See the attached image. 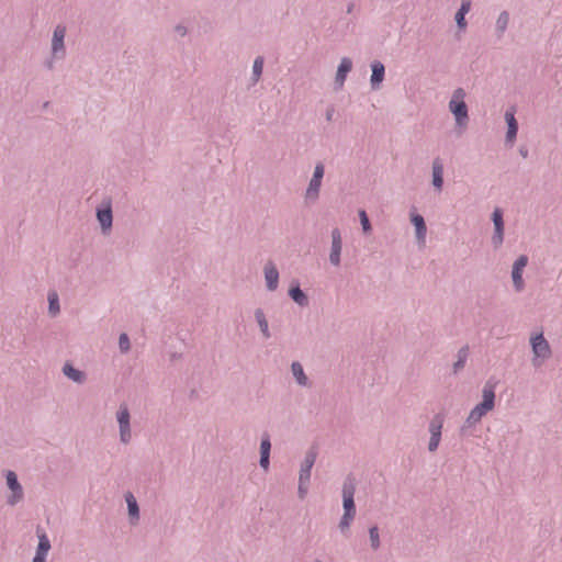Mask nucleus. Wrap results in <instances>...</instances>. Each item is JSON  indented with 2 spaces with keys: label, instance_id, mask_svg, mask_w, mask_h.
Wrapping results in <instances>:
<instances>
[{
  "label": "nucleus",
  "instance_id": "16",
  "mask_svg": "<svg viewBox=\"0 0 562 562\" xmlns=\"http://www.w3.org/2000/svg\"><path fill=\"white\" fill-rule=\"evenodd\" d=\"M516 109L514 106L509 108L505 112V121L507 123V132L505 136L506 144L513 146L518 132V122L515 117Z\"/></svg>",
  "mask_w": 562,
  "mask_h": 562
},
{
  "label": "nucleus",
  "instance_id": "35",
  "mask_svg": "<svg viewBox=\"0 0 562 562\" xmlns=\"http://www.w3.org/2000/svg\"><path fill=\"white\" fill-rule=\"evenodd\" d=\"M369 538H370L371 548L373 550H378L381 546L378 526H372L369 528Z\"/></svg>",
  "mask_w": 562,
  "mask_h": 562
},
{
  "label": "nucleus",
  "instance_id": "9",
  "mask_svg": "<svg viewBox=\"0 0 562 562\" xmlns=\"http://www.w3.org/2000/svg\"><path fill=\"white\" fill-rule=\"evenodd\" d=\"M355 493H356V483L353 477L348 476L342 484V507L344 513L356 514V505H355Z\"/></svg>",
  "mask_w": 562,
  "mask_h": 562
},
{
  "label": "nucleus",
  "instance_id": "22",
  "mask_svg": "<svg viewBox=\"0 0 562 562\" xmlns=\"http://www.w3.org/2000/svg\"><path fill=\"white\" fill-rule=\"evenodd\" d=\"M289 296L300 306V307H306L310 304L308 296L306 293L300 288L299 283L296 282L295 285H292L289 289Z\"/></svg>",
  "mask_w": 562,
  "mask_h": 562
},
{
  "label": "nucleus",
  "instance_id": "27",
  "mask_svg": "<svg viewBox=\"0 0 562 562\" xmlns=\"http://www.w3.org/2000/svg\"><path fill=\"white\" fill-rule=\"evenodd\" d=\"M469 358V346L461 347L457 352V361L452 364V373L458 374L463 368Z\"/></svg>",
  "mask_w": 562,
  "mask_h": 562
},
{
  "label": "nucleus",
  "instance_id": "15",
  "mask_svg": "<svg viewBox=\"0 0 562 562\" xmlns=\"http://www.w3.org/2000/svg\"><path fill=\"white\" fill-rule=\"evenodd\" d=\"M316 459L317 450L315 448L308 449L300 467L299 481H311V472Z\"/></svg>",
  "mask_w": 562,
  "mask_h": 562
},
{
  "label": "nucleus",
  "instance_id": "40",
  "mask_svg": "<svg viewBox=\"0 0 562 562\" xmlns=\"http://www.w3.org/2000/svg\"><path fill=\"white\" fill-rule=\"evenodd\" d=\"M55 60H59L58 57H54L52 54H50V57L47 58L44 63V66L46 69L48 70H53L55 68Z\"/></svg>",
  "mask_w": 562,
  "mask_h": 562
},
{
  "label": "nucleus",
  "instance_id": "42",
  "mask_svg": "<svg viewBox=\"0 0 562 562\" xmlns=\"http://www.w3.org/2000/svg\"><path fill=\"white\" fill-rule=\"evenodd\" d=\"M32 562H46V555L35 553Z\"/></svg>",
  "mask_w": 562,
  "mask_h": 562
},
{
  "label": "nucleus",
  "instance_id": "34",
  "mask_svg": "<svg viewBox=\"0 0 562 562\" xmlns=\"http://www.w3.org/2000/svg\"><path fill=\"white\" fill-rule=\"evenodd\" d=\"M355 517H356V514L344 513V515L341 516V518L339 520V525H338V527L342 533H346L349 530Z\"/></svg>",
  "mask_w": 562,
  "mask_h": 562
},
{
  "label": "nucleus",
  "instance_id": "10",
  "mask_svg": "<svg viewBox=\"0 0 562 562\" xmlns=\"http://www.w3.org/2000/svg\"><path fill=\"white\" fill-rule=\"evenodd\" d=\"M490 411L484 407L482 404H476L469 413L468 417L465 418L464 423L460 427V434L461 436H468L469 430L476 426L482 418L488 413Z\"/></svg>",
  "mask_w": 562,
  "mask_h": 562
},
{
  "label": "nucleus",
  "instance_id": "17",
  "mask_svg": "<svg viewBox=\"0 0 562 562\" xmlns=\"http://www.w3.org/2000/svg\"><path fill=\"white\" fill-rule=\"evenodd\" d=\"M371 77L370 85L372 90H379L384 80L385 76V67L380 60H374L371 63Z\"/></svg>",
  "mask_w": 562,
  "mask_h": 562
},
{
  "label": "nucleus",
  "instance_id": "26",
  "mask_svg": "<svg viewBox=\"0 0 562 562\" xmlns=\"http://www.w3.org/2000/svg\"><path fill=\"white\" fill-rule=\"evenodd\" d=\"M263 66H265V57L263 56H257L252 64V71L250 76V86H256L259 80L261 79L262 72H263Z\"/></svg>",
  "mask_w": 562,
  "mask_h": 562
},
{
  "label": "nucleus",
  "instance_id": "4",
  "mask_svg": "<svg viewBox=\"0 0 562 562\" xmlns=\"http://www.w3.org/2000/svg\"><path fill=\"white\" fill-rule=\"evenodd\" d=\"M95 217L104 236L110 235L113 226L112 199L105 196L95 209Z\"/></svg>",
  "mask_w": 562,
  "mask_h": 562
},
{
  "label": "nucleus",
  "instance_id": "2",
  "mask_svg": "<svg viewBox=\"0 0 562 562\" xmlns=\"http://www.w3.org/2000/svg\"><path fill=\"white\" fill-rule=\"evenodd\" d=\"M529 344L532 351V366L536 369L541 368L552 357L551 346L543 331L531 333Z\"/></svg>",
  "mask_w": 562,
  "mask_h": 562
},
{
  "label": "nucleus",
  "instance_id": "12",
  "mask_svg": "<svg viewBox=\"0 0 562 562\" xmlns=\"http://www.w3.org/2000/svg\"><path fill=\"white\" fill-rule=\"evenodd\" d=\"M498 385V380L495 378H490L486 380V382L483 385L482 389V401L480 404H482L484 407H486L488 411H493L495 407V400H496V387Z\"/></svg>",
  "mask_w": 562,
  "mask_h": 562
},
{
  "label": "nucleus",
  "instance_id": "18",
  "mask_svg": "<svg viewBox=\"0 0 562 562\" xmlns=\"http://www.w3.org/2000/svg\"><path fill=\"white\" fill-rule=\"evenodd\" d=\"M270 451H271L270 436L268 432H265L261 436L260 460H259V464L265 471H268L269 467H270Z\"/></svg>",
  "mask_w": 562,
  "mask_h": 562
},
{
  "label": "nucleus",
  "instance_id": "8",
  "mask_svg": "<svg viewBox=\"0 0 562 562\" xmlns=\"http://www.w3.org/2000/svg\"><path fill=\"white\" fill-rule=\"evenodd\" d=\"M67 29L63 24H58L55 26L50 43V53L54 57H58V59H64L66 57V37Z\"/></svg>",
  "mask_w": 562,
  "mask_h": 562
},
{
  "label": "nucleus",
  "instance_id": "25",
  "mask_svg": "<svg viewBox=\"0 0 562 562\" xmlns=\"http://www.w3.org/2000/svg\"><path fill=\"white\" fill-rule=\"evenodd\" d=\"M255 319L260 328L262 337L265 339H269L271 337V333L269 329V323L266 317V314L262 308H256L254 312Z\"/></svg>",
  "mask_w": 562,
  "mask_h": 562
},
{
  "label": "nucleus",
  "instance_id": "44",
  "mask_svg": "<svg viewBox=\"0 0 562 562\" xmlns=\"http://www.w3.org/2000/svg\"><path fill=\"white\" fill-rule=\"evenodd\" d=\"M353 9H355V3H353V2H350V3H348V5H347L346 12H347L348 14H350V13H352Z\"/></svg>",
  "mask_w": 562,
  "mask_h": 562
},
{
  "label": "nucleus",
  "instance_id": "20",
  "mask_svg": "<svg viewBox=\"0 0 562 562\" xmlns=\"http://www.w3.org/2000/svg\"><path fill=\"white\" fill-rule=\"evenodd\" d=\"M63 373L65 376H67L69 380H71L72 382L75 383H78V384H82L86 382L87 380V374L86 372L79 370V369H76L71 363L69 362H66L64 366H63V369H61Z\"/></svg>",
  "mask_w": 562,
  "mask_h": 562
},
{
  "label": "nucleus",
  "instance_id": "43",
  "mask_svg": "<svg viewBox=\"0 0 562 562\" xmlns=\"http://www.w3.org/2000/svg\"><path fill=\"white\" fill-rule=\"evenodd\" d=\"M519 154L521 155V157L527 158L528 157V149L526 147H520L519 148Z\"/></svg>",
  "mask_w": 562,
  "mask_h": 562
},
{
  "label": "nucleus",
  "instance_id": "31",
  "mask_svg": "<svg viewBox=\"0 0 562 562\" xmlns=\"http://www.w3.org/2000/svg\"><path fill=\"white\" fill-rule=\"evenodd\" d=\"M48 300V314L52 317H56L60 313L59 296L56 291H49L47 295Z\"/></svg>",
  "mask_w": 562,
  "mask_h": 562
},
{
  "label": "nucleus",
  "instance_id": "28",
  "mask_svg": "<svg viewBox=\"0 0 562 562\" xmlns=\"http://www.w3.org/2000/svg\"><path fill=\"white\" fill-rule=\"evenodd\" d=\"M471 10V1L462 0L459 10L456 13L454 20L459 29L463 30L467 27L465 14Z\"/></svg>",
  "mask_w": 562,
  "mask_h": 562
},
{
  "label": "nucleus",
  "instance_id": "39",
  "mask_svg": "<svg viewBox=\"0 0 562 562\" xmlns=\"http://www.w3.org/2000/svg\"><path fill=\"white\" fill-rule=\"evenodd\" d=\"M492 221L495 225H504L503 211L499 207H496L492 213Z\"/></svg>",
  "mask_w": 562,
  "mask_h": 562
},
{
  "label": "nucleus",
  "instance_id": "30",
  "mask_svg": "<svg viewBox=\"0 0 562 562\" xmlns=\"http://www.w3.org/2000/svg\"><path fill=\"white\" fill-rule=\"evenodd\" d=\"M509 24V13L507 11H502L495 23V32L498 38L503 37Z\"/></svg>",
  "mask_w": 562,
  "mask_h": 562
},
{
  "label": "nucleus",
  "instance_id": "41",
  "mask_svg": "<svg viewBox=\"0 0 562 562\" xmlns=\"http://www.w3.org/2000/svg\"><path fill=\"white\" fill-rule=\"evenodd\" d=\"M175 32L180 36H186L188 33V29L182 24H178L175 27Z\"/></svg>",
  "mask_w": 562,
  "mask_h": 562
},
{
  "label": "nucleus",
  "instance_id": "13",
  "mask_svg": "<svg viewBox=\"0 0 562 562\" xmlns=\"http://www.w3.org/2000/svg\"><path fill=\"white\" fill-rule=\"evenodd\" d=\"M528 265V257L526 255H520L513 265L512 270V279L514 283V288L517 292H521L525 288V282L522 279V271Z\"/></svg>",
  "mask_w": 562,
  "mask_h": 562
},
{
  "label": "nucleus",
  "instance_id": "33",
  "mask_svg": "<svg viewBox=\"0 0 562 562\" xmlns=\"http://www.w3.org/2000/svg\"><path fill=\"white\" fill-rule=\"evenodd\" d=\"M504 243V225H495L492 235V244L495 249H498Z\"/></svg>",
  "mask_w": 562,
  "mask_h": 562
},
{
  "label": "nucleus",
  "instance_id": "21",
  "mask_svg": "<svg viewBox=\"0 0 562 562\" xmlns=\"http://www.w3.org/2000/svg\"><path fill=\"white\" fill-rule=\"evenodd\" d=\"M291 372H292V375L295 379L296 383L300 386H303V387L311 386L310 380H308L307 375L305 374L304 368L301 364V362L293 361L291 363Z\"/></svg>",
  "mask_w": 562,
  "mask_h": 562
},
{
  "label": "nucleus",
  "instance_id": "29",
  "mask_svg": "<svg viewBox=\"0 0 562 562\" xmlns=\"http://www.w3.org/2000/svg\"><path fill=\"white\" fill-rule=\"evenodd\" d=\"M125 501L127 504L128 515L131 517V522L135 524L139 519V507L138 504L132 493H128L125 496Z\"/></svg>",
  "mask_w": 562,
  "mask_h": 562
},
{
  "label": "nucleus",
  "instance_id": "37",
  "mask_svg": "<svg viewBox=\"0 0 562 562\" xmlns=\"http://www.w3.org/2000/svg\"><path fill=\"white\" fill-rule=\"evenodd\" d=\"M119 349L122 353H127L131 350V341L126 333H122L119 337Z\"/></svg>",
  "mask_w": 562,
  "mask_h": 562
},
{
  "label": "nucleus",
  "instance_id": "45",
  "mask_svg": "<svg viewBox=\"0 0 562 562\" xmlns=\"http://www.w3.org/2000/svg\"><path fill=\"white\" fill-rule=\"evenodd\" d=\"M331 116H333V110L327 112V114H326L327 121H330Z\"/></svg>",
  "mask_w": 562,
  "mask_h": 562
},
{
  "label": "nucleus",
  "instance_id": "6",
  "mask_svg": "<svg viewBox=\"0 0 562 562\" xmlns=\"http://www.w3.org/2000/svg\"><path fill=\"white\" fill-rule=\"evenodd\" d=\"M445 423V416L442 414H436L431 417L428 424V432L430 435L428 441V451L434 453L438 450L441 437L442 428Z\"/></svg>",
  "mask_w": 562,
  "mask_h": 562
},
{
  "label": "nucleus",
  "instance_id": "7",
  "mask_svg": "<svg viewBox=\"0 0 562 562\" xmlns=\"http://www.w3.org/2000/svg\"><path fill=\"white\" fill-rule=\"evenodd\" d=\"M7 485L11 491L10 495L7 497V504L10 506H15L24 498V491L21 483L18 480V475L14 471L8 470L4 473Z\"/></svg>",
  "mask_w": 562,
  "mask_h": 562
},
{
  "label": "nucleus",
  "instance_id": "19",
  "mask_svg": "<svg viewBox=\"0 0 562 562\" xmlns=\"http://www.w3.org/2000/svg\"><path fill=\"white\" fill-rule=\"evenodd\" d=\"M352 69V60L349 57H342L338 66L335 83L338 88H341L346 81L348 72Z\"/></svg>",
  "mask_w": 562,
  "mask_h": 562
},
{
  "label": "nucleus",
  "instance_id": "32",
  "mask_svg": "<svg viewBox=\"0 0 562 562\" xmlns=\"http://www.w3.org/2000/svg\"><path fill=\"white\" fill-rule=\"evenodd\" d=\"M36 532H37V538H38L36 553L47 557V553L50 550V541H49L47 535L44 531H41L40 528L37 529Z\"/></svg>",
  "mask_w": 562,
  "mask_h": 562
},
{
  "label": "nucleus",
  "instance_id": "38",
  "mask_svg": "<svg viewBox=\"0 0 562 562\" xmlns=\"http://www.w3.org/2000/svg\"><path fill=\"white\" fill-rule=\"evenodd\" d=\"M310 487V481H299L297 495L301 499H304L307 495Z\"/></svg>",
  "mask_w": 562,
  "mask_h": 562
},
{
  "label": "nucleus",
  "instance_id": "23",
  "mask_svg": "<svg viewBox=\"0 0 562 562\" xmlns=\"http://www.w3.org/2000/svg\"><path fill=\"white\" fill-rule=\"evenodd\" d=\"M432 186L438 190H442L443 184V166L439 158L432 161Z\"/></svg>",
  "mask_w": 562,
  "mask_h": 562
},
{
  "label": "nucleus",
  "instance_id": "24",
  "mask_svg": "<svg viewBox=\"0 0 562 562\" xmlns=\"http://www.w3.org/2000/svg\"><path fill=\"white\" fill-rule=\"evenodd\" d=\"M411 222L415 226L417 239L424 243L427 234V227L424 217L420 214L414 213L411 216Z\"/></svg>",
  "mask_w": 562,
  "mask_h": 562
},
{
  "label": "nucleus",
  "instance_id": "11",
  "mask_svg": "<svg viewBox=\"0 0 562 562\" xmlns=\"http://www.w3.org/2000/svg\"><path fill=\"white\" fill-rule=\"evenodd\" d=\"M331 245L329 252V262L334 267H339L341 263L342 238L339 228L331 229Z\"/></svg>",
  "mask_w": 562,
  "mask_h": 562
},
{
  "label": "nucleus",
  "instance_id": "14",
  "mask_svg": "<svg viewBox=\"0 0 562 562\" xmlns=\"http://www.w3.org/2000/svg\"><path fill=\"white\" fill-rule=\"evenodd\" d=\"M263 277L266 288L269 292H274L279 286V270L272 260H268L263 266Z\"/></svg>",
  "mask_w": 562,
  "mask_h": 562
},
{
  "label": "nucleus",
  "instance_id": "3",
  "mask_svg": "<svg viewBox=\"0 0 562 562\" xmlns=\"http://www.w3.org/2000/svg\"><path fill=\"white\" fill-rule=\"evenodd\" d=\"M115 418L119 426V437L122 445H130L133 439L131 426V413L127 404L122 403L115 413Z\"/></svg>",
  "mask_w": 562,
  "mask_h": 562
},
{
  "label": "nucleus",
  "instance_id": "1",
  "mask_svg": "<svg viewBox=\"0 0 562 562\" xmlns=\"http://www.w3.org/2000/svg\"><path fill=\"white\" fill-rule=\"evenodd\" d=\"M467 93L463 88H457L448 103L449 111L453 114L456 126L462 132L469 124V111L464 101Z\"/></svg>",
  "mask_w": 562,
  "mask_h": 562
},
{
  "label": "nucleus",
  "instance_id": "36",
  "mask_svg": "<svg viewBox=\"0 0 562 562\" xmlns=\"http://www.w3.org/2000/svg\"><path fill=\"white\" fill-rule=\"evenodd\" d=\"M359 218H360V224H361V227H362V231L364 234H370L371 231H372V227H371V223H370V220L368 217V214L364 210H360L359 211Z\"/></svg>",
  "mask_w": 562,
  "mask_h": 562
},
{
  "label": "nucleus",
  "instance_id": "5",
  "mask_svg": "<svg viewBox=\"0 0 562 562\" xmlns=\"http://www.w3.org/2000/svg\"><path fill=\"white\" fill-rule=\"evenodd\" d=\"M324 173V165L322 162H317L315 165L313 176L305 190L304 198L307 202L314 203L318 200Z\"/></svg>",
  "mask_w": 562,
  "mask_h": 562
},
{
  "label": "nucleus",
  "instance_id": "46",
  "mask_svg": "<svg viewBox=\"0 0 562 562\" xmlns=\"http://www.w3.org/2000/svg\"><path fill=\"white\" fill-rule=\"evenodd\" d=\"M314 562H322L321 560H315Z\"/></svg>",
  "mask_w": 562,
  "mask_h": 562
}]
</instances>
